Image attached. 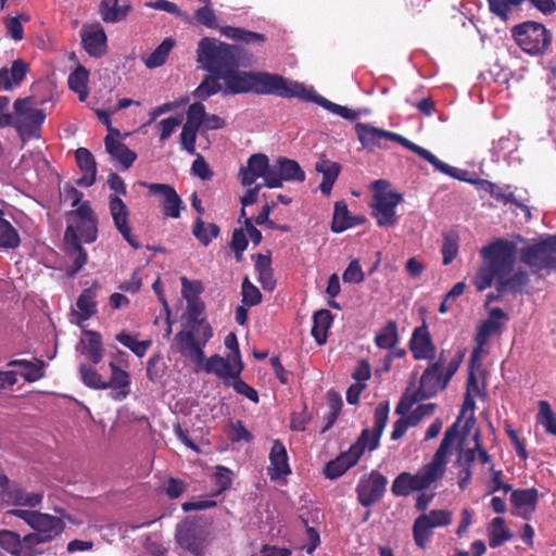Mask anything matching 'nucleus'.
Wrapping results in <instances>:
<instances>
[{
  "label": "nucleus",
  "instance_id": "f257e3e1",
  "mask_svg": "<svg viewBox=\"0 0 556 556\" xmlns=\"http://www.w3.org/2000/svg\"><path fill=\"white\" fill-rule=\"evenodd\" d=\"M518 241L505 238H494L480 249L482 263L478 267L472 285L478 292L492 287L500 292L521 294L530 282L526 270L514 271L519 257Z\"/></svg>",
  "mask_w": 556,
  "mask_h": 556
},
{
  "label": "nucleus",
  "instance_id": "f03ea898",
  "mask_svg": "<svg viewBox=\"0 0 556 556\" xmlns=\"http://www.w3.org/2000/svg\"><path fill=\"white\" fill-rule=\"evenodd\" d=\"M224 80V96H235L253 92L256 94H273L280 98H293L294 86L298 81H291L279 74L256 71L231 70L222 77Z\"/></svg>",
  "mask_w": 556,
  "mask_h": 556
},
{
  "label": "nucleus",
  "instance_id": "7ed1b4c3",
  "mask_svg": "<svg viewBox=\"0 0 556 556\" xmlns=\"http://www.w3.org/2000/svg\"><path fill=\"white\" fill-rule=\"evenodd\" d=\"M389 402L384 401L377 405L374 413V428L362 430L356 442L350 448L341 453L337 458L328 462L325 467V476L328 479H337L344 475L351 467L357 464L366 450L378 448L381 435L389 419Z\"/></svg>",
  "mask_w": 556,
  "mask_h": 556
},
{
  "label": "nucleus",
  "instance_id": "20e7f679",
  "mask_svg": "<svg viewBox=\"0 0 556 556\" xmlns=\"http://www.w3.org/2000/svg\"><path fill=\"white\" fill-rule=\"evenodd\" d=\"M355 132L365 149L375 150L377 148H382L383 140H391L416 153L419 157L430 163L435 170L460 181L468 180L466 178L467 170L453 167L442 162L432 152L416 144L400 134L384 130L365 123H357L355 125Z\"/></svg>",
  "mask_w": 556,
  "mask_h": 556
},
{
  "label": "nucleus",
  "instance_id": "39448f33",
  "mask_svg": "<svg viewBox=\"0 0 556 556\" xmlns=\"http://www.w3.org/2000/svg\"><path fill=\"white\" fill-rule=\"evenodd\" d=\"M243 52L244 49L241 46L204 37L198 43L197 62L210 74L223 77L229 71L239 68Z\"/></svg>",
  "mask_w": 556,
  "mask_h": 556
},
{
  "label": "nucleus",
  "instance_id": "423d86ee",
  "mask_svg": "<svg viewBox=\"0 0 556 556\" xmlns=\"http://www.w3.org/2000/svg\"><path fill=\"white\" fill-rule=\"evenodd\" d=\"M523 247L519 249V261L532 274L545 271L547 275L556 273V235H545L538 239L527 240L520 235L516 236Z\"/></svg>",
  "mask_w": 556,
  "mask_h": 556
},
{
  "label": "nucleus",
  "instance_id": "0eeeda50",
  "mask_svg": "<svg viewBox=\"0 0 556 556\" xmlns=\"http://www.w3.org/2000/svg\"><path fill=\"white\" fill-rule=\"evenodd\" d=\"M516 45L527 54L542 56L552 46L553 34L542 23L526 21L511 28Z\"/></svg>",
  "mask_w": 556,
  "mask_h": 556
},
{
  "label": "nucleus",
  "instance_id": "6e6552de",
  "mask_svg": "<svg viewBox=\"0 0 556 556\" xmlns=\"http://www.w3.org/2000/svg\"><path fill=\"white\" fill-rule=\"evenodd\" d=\"M187 328L176 333L174 346L179 354L191 358L197 365L203 364L204 346L213 337V329L211 326H204L203 330Z\"/></svg>",
  "mask_w": 556,
  "mask_h": 556
},
{
  "label": "nucleus",
  "instance_id": "1a4fd4ad",
  "mask_svg": "<svg viewBox=\"0 0 556 556\" xmlns=\"http://www.w3.org/2000/svg\"><path fill=\"white\" fill-rule=\"evenodd\" d=\"M443 476L430 464L422 466L417 473L401 472L392 482L391 492L396 497L408 496L414 491H424Z\"/></svg>",
  "mask_w": 556,
  "mask_h": 556
},
{
  "label": "nucleus",
  "instance_id": "9d476101",
  "mask_svg": "<svg viewBox=\"0 0 556 556\" xmlns=\"http://www.w3.org/2000/svg\"><path fill=\"white\" fill-rule=\"evenodd\" d=\"M37 101L34 97L18 98L14 102L16 119L14 127L20 135L28 137H40V128L46 119L42 110L36 109Z\"/></svg>",
  "mask_w": 556,
  "mask_h": 556
},
{
  "label": "nucleus",
  "instance_id": "9b49d317",
  "mask_svg": "<svg viewBox=\"0 0 556 556\" xmlns=\"http://www.w3.org/2000/svg\"><path fill=\"white\" fill-rule=\"evenodd\" d=\"M388 182L383 179L374 181L376 192L374 194V216L379 227H392L397 223L396 206L402 202L403 197L395 191H386Z\"/></svg>",
  "mask_w": 556,
  "mask_h": 556
},
{
  "label": "nucleus",
  "instance_id": "f8f14e48",
  "mask_svg": "<svg viewBox=\"0 0 556 556\" xmlns=\"http://www.w3.org/2000/svg\"><path fill=\"white\" fill-rule=\"evenodd\" d=\"M447 384L444 383L442 362L430 361L420 377L418 389L409 395L406 408L410 409L414 404L435 396L440 391L446 389Z\"/></svg>",
  "mask_w": 556,
  "mask_h": 556
},
{
  "label": "nucleus",
  "instance_id": "ddd939ff",
  "mask_svg": "<svg viewBox=\"0 0 556 556\" xmlns=\"http://www.w3.org/2000/svg\"><path fill=\"white\" fill-rule=\"evenodd\" d=\"M387 485L388 479L379 470L362 476L355 489L358 503L367 508L377 504L382 500Z\"/></svg>",
  "mask_w": 556,
  "mask_h": 556
},
{
  "label": "nucleus",
  "instance_id": "4468645a",
  "mask_svg": "<svg viewBox=\"0 0 556 556\" xmlns=\"http://www.w3.org/2000/svg\"><path fill=\"white\" fill-rule=\"evenodd\" d=\"M31 528L35 532L25 535L24 541L26 544H31L34 548L36 545L47 543L61 534L64 530V523L59 517L39 513Z\"/></svg>",
  "mask_w": 556,
  "mask_h": 556
},
{
  "label": "nucleus",
  "instance_id": "2eb2a0df",
  "mask_svg": "<svg viewBox=\"0 0 556 556\" xmlns=\"http://www.w3.org/2000/svg\"><path fill=\"white\" fill-rule=\"evenodd\" d=\"M176 541L179 546L193 556H203L207 541V532L204 527L195 522H186L178 526Z\"/></svg>",
  "mask_w": 556,
  "mask_h": 556
},
{
  "label": "nucleus",
  "instance_id": "dca6fc26",
  "mask_svg": "<svg viewBox=\"0 0 556 556\" xmlns=\"http://www.w3.org/2000/svg\"><path fill=\"white\" fill-rule=\"evenodd\" d=\"M293 88H295L293 98L306 102L317 103L318 105L323 106L329 112L348 121H355L359 117V113L357 111L331 102L330 100L318 94L313 87H306L301 83H296V86H294Z\"/></svg>",
  "mask_w": 556,
  "mask_h": 556
},
{
  "label": "nucleus",
  "instance_id": "f3484780",
  "mask_svg": "<svg viewBox=\"0 0 556 556\" xmlns=\"http://www.w3.org/2000/svg\"><path fill=\"white\" fill-rule=\"evenodd\" d=\"M109 210L113 223L123 239L135 250L140 249V243L131 233L129 226V210L125 202L117 194L109 195Z\"/></svg>",
  "mask_w": 556,
  "mask_h": 556
},
{
  "label": "nucleus",
  "instance_id": "a211bd4d",
  "mask_svg": "<svg viewBox=\"0 0 556 556\" xmlns=\"http://www.w3.org/2000/svg\"><path fill=\"white\" fill-rule=\"evenodd\" d=\"M305 180V173L300 164L286 156H280L274 165V170L269 174L267 180V188H280L283 181H299Z\"/></svg>",
  "mask_w": 556,
  "mask_h": 556
},
{
  "label": "nucleus",
  "instance_id": "6ab92c4d",
  "mask_svg": "<svg viewBox=\"0 0 556 556\" xmlns=\"http://www.w3.org/2000/svg\"><path fill=\"white\" fill-rule=\"evenodd\" d=\"M274 170V165L269 164L268 156L263 153L252 154L248 161L247 166L240 168V181L244 187H251L257 178L264 179V186L267 187L269 174Z\"/></svg>",
  "mask_w": 556,
  "mask_h": 556
},
{
  "label": "nucleus",
  "instance_id": "aec40b11",
  "mask_svg": "<svg viewBox=\"0 0 556 556\" xmlns=\"http://www.w3.org/2000/svg\"><path fill=\"white\" fill-rule=\"evenodd\" d=\"M139 185L148 188L149 192L154 195H161L162 211L167 217L179 218L182 208V201L175 188L167 184L139 181Z\"/></svg>",
  "mask_w": 556,
  "mask_h": 556
},
{
  "label": "nucleus",
  "instance_id": "412c9836",
  "mask_svg": "<svg viewBox=\"0 0 556 556\" xmlns=\"http://www.w3.org/2000/svg\"><path fill=\"white\" fill-rule=\"evenodd\" d=\"M408 348L416 361L427 359L430 362L435 358L437 348L432 341L426 321L413 330Z\"/></svg>",
  "mask_w": 556,
  "mask_h": 556
},
{
  "label": "nucleus",
  "instance_id": "4be33fe9",
  "mask_svg": "<svg viewBox=\"0 0 556 556\" xmlns=\"http://www.w3.org/2000/svg\"><path fill=\"white\" fill-rule=\"evenodd\" d=\"M526 0H490V12L506 22L513 8H517ZM543 14H552L556 11L555 0H528Z\"/></svg>",
  "mask_w": 556,
  "mask_h": 556
},
{
  "label": "nucleus",
  "instance_id": "5701e85b",
  "mask_svg": "<svg viewBox=\"0 0 556 556\" xmlns=\"http://www.w3.org/2000/svg\"><path fill=\"white\" fill-rule=\"evenodd\" d=\"M85 51L93 58H101L106 53L108 37L100 23L85 26L80 33Z\"/></svg>",
  "mask_w": 556,
  "mask_h": 556
},
{
  "label": "nucleus",
  "instance_id": "b1692460",
  "mask_svg": "<svg viewBox=\"0 0 556 556\" xmlns=\"http://www.w3.org/2000/svg\"><path fill=\"white\" fill-rule=\"evenodd\" d=\"M460 417H458L457 421L454 422L451 427H448L444 434L443 439L435 451L431 462L429 463L434 469H437L442 476L445 473L447 457L452 453V450L458 440V424Z\"/></svg>",
  "mask_w": 556,
  "mask_h": 556
},
{
  "label": "nucleus",
  "instance_id": "393cba45",
  "mask_svg": "<svg viewBox=\"0 0 556 556\" xmlns=\"http://www.w3.org/2000/svg\"><path fill=\"white\" fill-rule=\"evenodd\" d=\"M268 473L271 480H277L291 473L286 446L280 440H275L269 452Z\"/></svg>",
  "mask_w": 556,
  "mask_h": 556
},
{
  "label": "nucleus",
  "instance_id": "a878e982",
  "mask_svg": "<svg viewBox=\"0 0 556 556\" xmlns=\"http://www.w3.org/2000/svg\"><path fill=\"white\" fill-rule=\"evenodd\" d=\"M508 315L501 308L494 307L489 312V318L483 320L478 327V331L476 334V341L479 345H483L486 343L488 339L501 332L503 328L502 321H507Z\"/></svg>",
  "mask_w": 556,
  "mask_h": 556
},
{
  "label": "nucleus",
  "instance_id": "bb28decb",
  "mask_svg": "<svg viewBox=\"0 0 556 556\" xmlns=\"http://www.w3.org/2000/svg\"><path fill=\"white\" fill-rule=\"evenodd\" d=\"M75 159L84 175L76 180L80 187H91L97 178V162L93 154L86 148H78L75 151Z\"/></svg>",
  "mask_w": 556,
  "mask_h": 556
},
{
  "label": "nucleus",
  "instance_id": "cd10ccee",
  "mask_svg": "<svg viewBox=\"0 0 556 556\" xmlns=\"http://www.w3.org/2000/svg\"><path fill=\"white\" fill-rule=\"evenodd\" d=\"M365 222L366 218L363 215H351L344 201L336 202L331 222V230L333 232H343L352 227L362 225Z\"/></svg>",
  "mask_w": 556,
  "mask_h": 556
},
{
  "label": "nucleus",
  "instance_id": "c85d7f7f",
  "mask_svg": "<svg viewBox=\"0 0 556 556\" xmlns=\"http://www.w3.org/2000/svg\"><path fill=\"white\" fill-rule=\"evenodd\" d=\"M64 240L67 245L68 253L73 258L71 274L74 275L85 266L88 260V255L85 249L81 247L80 239L72 224L67 225L65 229Z\"/></svg>",
  "mask_w": 556,
  "mask_h": 556
},
{
  "label": "nucleus",
  "instance_id": "c756f323",
  "mask_svg": "<svg viewBox=\"0 0 556 556\" xmlns=\"http://www.w3.org/2000/svg\"><path fill=\"white\" fill-rule=\"evenodd\" d=\"M205 372L215 374L217 377L227 380L238 378L236 375L237 363H232L229 356L226 358L218 354L212 355L210 358L203 361V364H198Z\"/></svg>",
  "mask_w": 556,
  "mask_h": 556
},
{
  "label": "nucleus",
  "instance_id": "7c9ffc66",
  "mask_svg": "<svg viewBox=\"0 0 556 556\" xmlns=\"http://www.w3.org/2000/svg\"><path fill=\"white\" fill-rule=\"evenodd\" d=\"M539 501V492L535 488L514 490L510 494V502L517 509H523L519 515L529 519L535 510Z\"/></svg>",
  "mask_w": 556,
  "mask_h": 556
},
{
  "label": "nucleus",
  "instance_id": "2f4dec72",
  "mask_svg": "<svg viewBox=\"0 0 556 556\" xmlns=\"http://www.w3.org/2000/svg\"><path fill=\"white\" fill-rule=\"evenodd\" d=\"M105 151L121 165L127 169L132 166L137 159L136 152L130 150L124 142L115 138V136L108 135L104 138Z\"/></svg>",
  "mask_w": 556,
  "mask_h": 556
},
{
  "label": "nucleus",
  "instance_id": "473e14b6",
  "mask_svg": "<svg viewBox=\"0 0 556 556\" xmlns=\"http://www.w3.org/2000/svg\"><path fill=\"white\" fill-rule=\"evenodd\" d=\"M131 11L130 1L101 0L99 13L105 23H118L124 21Z\"/></svg>",
  "mask_w": 556,
  "mask_h": 556
},
{
  "label": "nucleus",
  "instance_id": "72a5a7b5",
  "mask_svg": "<svg viewBox=\"0 0 556 556\" xmlns=\"http://www.w3.org/2000/svg\"><path fill=\"white\" fill-rule=\"evenodd\" d=\"M0 546L15 556H34L31 544L21 540L18 533L11 530H0Z\"/></svg>",
  "mask_w": 556,
  "mask_h": 556
},
{
  "label": "nucleus",
  "instance_id": "f704fd0d",
  "mask_svg": "<svg viewBox=\"0 0 556 556\" xmlns=\"http://www.w3.org/2000/svg\"><path fill=\"white\" fill-rule=\"evenodd\" d=\"M100 289L98 282H93L89 288L83 290L77 299L78 318L81 321L88 320L97 313V292Z\"/></svg>",
  "mask_w": 556,
  "mask_h": 556
},
{
  "label": "nucleus",
  "instance_id": "c9c22d12",
  "mask_svg": "<svg viewBox=\"0 0 556 556\" xmlns=\"http://www.w3.org/2000/svg\"><path fill=\"white\" fill-rule=\"evenodd\" d=\"M7 366L9 367H22L21 371L22 377L26 382H35L45 377V361L40 358H35V362L28 359H11L8 362Z\"/></svg>",
  "mask_w": 556,
  "mask_h": 556
},
{
  "label": "nucleus",
  "instance_id": "e433bc0d",
  "mask_svg": "<svg viewBox=\"0 0 556 556\" xmlns=\"http://www.w3.org/2000/svg\"><path fill=\"white\" fill-rule=\"evenodd\" d=\"M333 316L330 311L321 308L313 315V327L311 333L318 345L327 341L328 330L332 325Z\"/></svg>",
  "mask_w": 556,
  "mask_h": 556
},
{
  "label": "nucleus",
  "instance_id": "4c0bfd02",
  "mask_svg": "<svg viewBox=\"0 0 556 556\" xmlns=\"http://www.w3.org/2000/svg\"><path fill=\"white\" fill-rule=\"evenodd\" d=\"M86 339L83 340L81 354L92 364H99L104 356V349L101 334L97 331H85Z\"/></svg>",
  "mask_w": 556,
  "mask_h": 556
},
{
  "label": "nucleus",
  "instance_id": "58836bf2",
  "mask_svg": "<svg viewBox=\"0 0 556 556\" xmlns=\"http://www.w3.org/2000/svg\"><path fill=\"white\" fill-rule=\"evenodd\" d=\"M399 326L393 319L388 320L380 331L375 336V344L382 350H391L399 343Z\"/></svg>",
  "mask_w": 556,
  "mask_h": 556
},
{
  "label": "nucleus",
  "instance_id": "ea45409f",
  "mask_svg": "<svg viewBox=\"0 0 556 556\" xmlns=\"http://www.w3.org/2000/svg\"><path fill=\"white\" fill-rule=\"evenodd\" d=\"M220 233V228L214 223H204L201 216H198L192 225V235L203 245L207 247Z\"/></svg>",
  "mask_w": 556,
  "mask_h": 556
},
{
  "label": "nucleus",
  "instance_id": "a19ab883",
  "mask_svg": "<svg viewBox=\"0 0 556 556\" xmlns=\"http://www.w3.org/2000/svg\"><path fill=\"white\" fill-rule=\"evenodd\" d=\"M109 366L111 368V377L105 381L106 389L117 390L118 395L122 399L126 397L129 393V374L126 370L121 369L114 362H110Z\"/></svg>",
  "mask_w": 556,
  "mask_h": 556
},
{
  "label": "nucleus",
  "instance_id": "79ce46f5",
  "mask_svg": "<svg viewBox=\"0 0 556 556\" xmlns=\"http://www.w3.org/2000/svg\"><path fill=\"white\" fill-rule=\"evenodd\" d=\"M222 34L233 41L244 42L247 45H263L266 41V36L264 34L248 30L241 27L226 26L222 28Z\"/></svg>",
  "mask_w": 556,
  "mask_h": 556
},
{
  "label": "nucleus",
  "instance_id": "37998d69",
  "mask_svg": "<svg viewBox=\"0 0 556 556\" xmlns=\"http://www.w3.org/2000/svg\"><path fill=\"white\" fill-rule=\"evenodd\" d=\"M89 71L78 65L68 76L70 89L78 94L79 101L84 102L88 96Z\"/></svg>",
  "mask_w": 556,
  "mask_h": 556
},
{
  "label": "nucleus",
  "instance_id": "c03bdc74",
  "mask_svg": "<svg viewBox=\"0 0 556 556\" xmlns=\"http://www.w3.org/2000/svg\"><path fill=\"white\" fill-rule=\"evenodd\" d=\"M21 244V238L15 227L4 218L0 208V249L13 250Z\"/></svg>",
  "mask_w": 556,
  "mask_h": 556
},
{
  "label": "nucleus",
  "instance_id": "a18cd8bd",
  "mask_svg": "<svg viewBox=\"0 0 556 556\" xmlns=\"http://www.w3.org/2000/svg\"><path fill=\"white\" fill-rule=\"evenodd\" d=\"M175 46V40L172 37L165 38L154 51L144 60L148 68H156L165 64L169 52Z\"/></svg>",
  "mask_w": 556,
  "mask_h": 556
},
{
  "label": "nucleus",
  "instance_id": "49530a36",
  "mask_svg": "<svg viewBox=\"0 0 556 556\" xmlns=\"http://www.w3.org/2000/svg\"><path fill=\"white\" fill-rule=\"evenodd\" d=\"M509 529L505 526V520L502 517H496L492 520L489 529V545L492 548L503 545L506 541L511 539Z\"/></svg>",
  "mask_w": 556,
  "mask_h": 556
},
{
  "label": "nucleus",
  "instance_id": "de8ad7c7",
  "mask_svg": "<svg viewBox=\"0 0 556 556\" xmlns=\"http://www.w3.org/2000/svg\"><path fill=\"white\" fill-rule=\"evenodd\" d=\"M432 529L433 526L430 523V519L426 514H422L415 519L413 525V536L418 547H426L427 542L432 535Z\"/></svg>",
  "mask_w": 556,
  "mask_h": 556
},
{
  "label": "nucleus",
  "instance_id": "09e8293b",
  "mask_svg": "<svg viewBox=\"0 0 556 556\" xmlns=\"http://www.w3.org/2000/svg\"><path fill=\"white\" fill-rule=\"evenodd\" d=\"M220 79L222 77L215 74L207 75L194 89L193 97L200 100H206L219 91L223 92L224 88L219 83Z\"/></svg>",
  "mask_w": 556,
  "mask_h": 556
},
{
  "label": "nucleus",
  "instance_id": "8fccbe9b",
  "mask_svg": "<svg viewBox=\"0 0 556 556\" xmlns=\"http://www.w3.org/2000/svg\"><path fill=\"white\" fill-rule=\"evenodd\" d=\"M205 311L204 302L201 300L188 301L187 302V327L193 329L199 328L203 330L204 326H211L206 323L205 318L201 317Z\"/></svg>",
  "mask_w": 556,
  "mask_h": 556
},
{
  "label": "nucleus",
  "instance_id": "3c124183",
  "mask_svg": "<svg viewBox=\"0 0 556 556\" xmlns=\"http://www.w3.org/2000/svg\"><path fill=\"white\" fill-rule=\"evenodd\" d=\"M538 406V424H540L547 433L556 437V416L551 404L545 400H541L539 401Z\"/></svg>",
  "mask_w": 556,
  "mask_h": 556
},
{
  "label": "nucleus",
  "instance_id": "603ef678",
  "mask_svg": "<svg viewBox=\"0 0 556 556\" xmlns=\"http://www.w3.org/2000/svg\"><path fill=\"white\" fill-rule=\"evenodd\" d=\"M43 498L41 492H27L23 489H14L9 494V500L12 504L17 506H38Z\"/></svg>",
  "mask_w": 556,
  "mask_h": 556
},
{
  "label": "nucleus",
  "instance_id": "864d4df0",
  "mask_svg": "<svg viewBox=\"0 0 556 556\" xmlns=\"http://www.w3.org/2000/svg\"><path fill=\"white\" fill-rule=\"evenodd\" d=\"M115 339L140 358L147 354L152 344L151 340L138 341L135 337L124 331L117 333Z\"/></svg>",
  "mask_w": 556,
  "mask_h": 556
},
{
  "label": "nucleus",
  "instance_id": "5fc2aeb1",
  "mask_svg": "<svg viewBox=\"0 0 556 556\" xmlns=\"http://www.w3.org/2000/svg\"><path fill=\"white\" fill-rule=\"evenodd\" d=\"M76 230L77 236L80 241L84 240L85 243H92L98 238V219H89V220H74V225H72Z\"/></svg>",
  "mask_w": 556,
  "mask_h": 556
},
{
  "label": "nucleus",
  "instance_id": "6e6d98bb",
  "mask_svg": "<svg viewBox=\"0 0 556 556\" xmlns=\"http://www.w3.org/2000/svg\"><path fill=\"white\" fill-rule=\"evenodd\" d=\"M490 197L503 205L513 204L517 207H525V205L515 197L510 185L498 186L497 184H494V187H490Z\"/></svg>",
  "mask_w": 556,
  "mask_h": 556
},
{
  "label": "nucleus",
  "instance_id": "4d7b16f0",
  "mask_svg": "<svg viewBox=\"0 0 556 556\" xmlns=\"http://www.w3.org/2000/svg\"><path fill=\"white\" fill-rule=\"evenodd\" d=\"M79 372H80L83 382L87 387L96 389V390H105L106 389L105 380L91 365L80 364Z\"/></svg>",
  "mask_w": 556,
  "mask_h": 556
},
{
  "label": "nucleus",
  "instance_id": "13d9d810",
  "mask_svg": "<svg viewBox=\"0 0 556 556\" xmlns=\"http://www.w3.org/2000/svg\"><path fill=\"white\" fill-rule=\"evenodd\" d=\"M0 71L7 72V80L10 84V90L15 87L20 86L21 83L24 80L27 72H28V65L21 59H17L12 62L11 68L2 67Z\"/></svg>",
  "mask_w": 556,
  "mask_h": 556
},
{
  "label": "nucleus",
  "instance_id": "bf43d9fd",
  "mask_svg": "<svg viewBox=\"0 0 556 556\" xmlns=\"http://www.w3.org/2000/svg\"><path fill=\"white\" fill-rule=\"evenodd\" d=\"M441 252L443 265H448L456 258L458 253V237L456 233L444 235Z\"/></svg>",
  "mask_w": 556,
  "mask_h": 556
},
{
  "label": "nucleus",
  "instance_id": "052dcab7",
  "mask_svg": "<svg viewBox=\"0 0 556 556\" xmlns=\"http://www.w3.org/2000/svg\"><path fill=\"white\" fill-rule=\"evenodd\" d=\"M181 293L184 299L188 302L201 300L200 294L204 291V286L200 280H189L187 277H180Z\"/></svg>",
  "mask_w": 556,
  "mask_h": 556
},
{
  "label": "nucleus",
  "instance_id": "680f3d73",
  "mask_svg": "<svg viewBox=\"0 0 556 556\" xmlns=\"http://www.w3.org/2000/svg\"><path fill=\"white\" fill-rule=\"evenodd\" d=\"M242 303L247 306H255L262 302V293L248 277L242 281Z\"/></svg>",
  "mask_w": 556,
  "mask_h": 556
},
{
  "label": "nucleus",
  "instance_id": "e2e57ef3",
  "mask_svg": "<svg viewBox=\"0 0 556 556\" xmlns=\"http://www.w3.org/2000/svg\"><path fill=\"white\" fill-rule=\"evenodd\" d=\"M225 346L231 351V353L228 355L232 363H237V370L236 375H241V372L244 369V365L241 358V353L239 349L238 338L236 333L230 332L225 338Z\"/></svg>",
  "mask_w": 556,
  "mask_h": 556
},
{
  "label": "nucleus",
  "instance_id": "0e129e2a",
  "mask_svg": "<svg viewBox=\"0 0 556 556\" xmlns=\"http://www.w3.org/2000/svg\"><path fill=\"white\" fill-rule=\"evenodd\" d=\"M249 241L242 228H236L232 231L230 248L235 253L236 261L240 263L243 258V252L247 250Z\"/></svg>",
  "mask_w": 556,
  "mask_h": 556
},
{
  "label": "nucleus",
  "instance_id": "69168bd1",
  "mask_svg": "<svg viewBox=\"0 0 556 556\" xmlns=\"http://www.w3.org/2000/svg\"><path fill=\"white\" fill-rule=\"evenodd\" d=\"M206 111L204 104L201 102H194L189 105L187 110L186 125L200 129L202 123L205 121Z\"/></svg>",
  "mask_w": 556,
  "mask_h": 556
},
{
  "label": "nucleus",
  "instance_id": "338daca9",
  "mask_svg": "<svg viewBox=\"0 0 556 556\" xmlns=\"http://www.w3.org/2000/svg\"><path fill=\"white\" fill-rule=\"evenodd\" d=\"M204 5L197 9L194 12V18L201 25H204L208 28H216L217 21L216 15L211 7V1L208 3H203Z\"/></svg>",
  "mask_w": 556,
  "mask_h": 556
},
{
  "label": "nucleus",
  "instance_id": "774afa93",
  "mask_svg": "<svg viewBox=\"0 0 556 556\" xmlns=\"http://www.w3.org/2000/svg\"><path fill=\"white\" fill-rule=\"evenodd\" d=\"M342 279L346 283H361L364 281L365 274L358 260H353L350 262L342 274Z\"/></svg>",
  "mask_w": 556,
  "mask_h": 556
}]
</instances>
